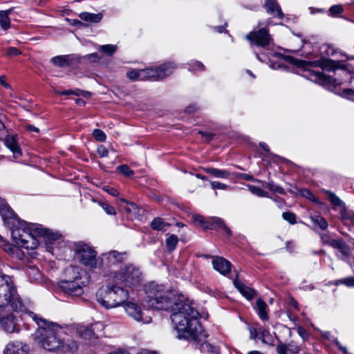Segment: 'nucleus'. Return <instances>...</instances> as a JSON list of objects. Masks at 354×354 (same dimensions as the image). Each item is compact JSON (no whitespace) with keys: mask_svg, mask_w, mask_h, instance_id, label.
<instances>
[{"mask_svg":"<svg viewBox=\"0 0 354 354\" xmlns=\"http://www.w3.org/2000/svg\"><path fill=\"white\" fill-rule=\"evenodd\" d=\"M142 74L145 80H162V74L160 75L159 70L157 68H149L142 70Z\"/></svg>","mask_w":354,"mask_h":354,"instance_id":"obj_22","label":"nucleus"},{"mask_svg":"<svg viewBox=\"0 0 354 354\" xmlns=\"http://www.w3.org/2000/svg\"><path fill=\"white\" fill-rule=\"evenodd\" d=\"M144 301L149 308L171 310V319L180 339L194 341L199 344L202 352L219 354V348L205 340L206 337L198 318V312L189 304L175 303L174 294L163 285L150 283L145 286Z\"/></svg>","mask_w":354,"mask_h":354,"instance_id":"obj_1","label":"nucleus"},{"mask_svg":"<svg viewBox=\"0 0 354 354\" xmlns=\"http://www.w3.org/2000/svg\"><path fill=\"white\" fill-rule=\"evenodd\" d=\"M125 253L118 252L117 251H111L102 254V259H100L101 266L111 267L115 266L124 259Z\"/></svg>","mask_w":354,"mask_h":354,"instance_id":"obj_12","label":"nucleus"},{"mask_svg":"<svg viewBox=\"0 0 354 354\" xmlns=\"http://www.w3.org/2000/svg\"><path fill=\"white\" fill-rule=\"evenodd\" d=\"M103 327L102 323L96 322L90 326H80L77 328V332L82 339L93 341L98 337L96 332L101 331Z\"/></svg>","mask_w":354,"mask_h":354,"instance_id":"obj_11","label":"nucleus"},{"mask_svg":"<svg viewBox=\"0 0 354 354\" xmlns=\"http://www.w3.org/2000/svg\"><path fill=\"white\" fill-rule=\"evenodd\" d=\"M78 61L79 57L74 55L55 56L50 59V62L53 64L59 67L68 66L74 62H77Z\"/></svg>","mask_w":354,"mask_h":354,"instance_id":"obj_14","label":"nucleus"},{"mask_svg":"<svg viewBox=\"0 0 354 354\" xmlns=\"http://www.w3.org/2000/svg\"><path fill=\"white\" fill-rule=\"evenodd\" d=\"M248 189L251 193L261 197H266L268 196L267 193L263 191L260 187H256L254 185H250L248 186Z\"/></svg>","mask_w":354,"mask_h":354,"instance_id":"obj_40","label":"nucleus"},{"mask_svg":"<svg viewBox=\"0 0 354 354\" xmlns=\"http://www.w3.org/2000/svg\"><path fill=\"white\" fill-rule=\"evenodd\" d=\"M342 95L343 97H347V98L354 101V90H353V89H350V88L344 89L342 91Z\"/></svg>","mask_w":354,"mask_h":354,"instance_id":"obj_52","label":"nucleus"},{"mask_svg":"<svg viewBox=\"0 0 354 354\" xmlns=\"http://www.w3.org/2000/svg\"><path fill=\"white\" fill-rule=\"evenodd\" d=\"M262 184L263 186H264L265 187H267L270 190L272 191V192H277L278 194H285V191L283 189V188H282L281 187L277 185H275L273 182H263L261 183Z\"/></svg>","mask_w":354,"mask_h":354,"instance_id":"obj_34","label":"nucleus"},{"mask_svg":"<svg viewBox=\"0 0 354 354\" xmlns=\"http://www.w3.org/2000/svg\"><path fill=\"white\" fill-rule=\"evenodd\" d=\"M212 225H215L217 227H222L226 232V234L230 236L231 235L230 230L224 224L223 221L219 218H212ZM214 226H212L211 228H214Z\"/></svg>","mask_w":354,"mask_h":354,"instance_id":"obj_38","label":"nucleus"},{"mask_svg":"<svg viewBox=\"0 0 354 354\" xmlns=\"http://www.w3.org/2000/svg\"><path fill=\"white\" fill-rule=\"evenodd\" d=\"M104 190L106 192L110 195H112L113 196H116L119 194V192L117 189H115L113 187H109V186H105L104 187Z\"/></svg>","mask_w":354,"mask_h":354,"instance_id":"obj_57","label":"nucleus"},{"mask_svg":"<svg viewBox=\"0 0 354 354\" xmlns=\"http://www.w3.org/2000/svg\"><path fill=\"white\" fill-rule=\"evenodd\" d=\"M265 7L268 14L273 15L279 18L283 17L282 10L275 0H266Z\"/></svg>","mask_w":354,"mask_h":354,"instance_id":"obj_19","label":"nucleus"},{"mask_svg":"<svg viewBox=\"0 0 354 354\" xmlns=\"http://www.w3.org/2000/svg\"><path fill=\"white\" fill-rule=\"evenodd\" d=\"M100 205L107 214L114 215L115 214V210L113 207L104 203H100Z\"/></svg>","mask_w":354,"mask_h":354,"instance_id":"obj_49","label":"nucleus"},{"mask_svg":"<svg viewBox=\"0 0 354 354\" xmlns=\"http://www.w3.org/2000/svg\"><path fill=\"white\" fill-rule=\"evenodd\" d=\"M21 53L19 50L14 47H10L7 49L6 54L8 56H17L20 55Z\"/></svg>","mask_w":354,"mask_h":354,"instance_id":"obj_55","label":"nucleus"},{"mask_svg":"<svg viewBox=\"0 0 354 354\" xmlns=\"http://www.w3.org/2000/svg\"><path fill=\"white\" fill-rule=\"evenodd\" d=\"M233 284L239 292L248 299H252L255 295V291L244 283L240 281L238 279L233 281Z\"/></svg>","mask_w":354,"mask_h":354,"instance_id":"obj_18","label":"nucleus"},{"mask_svg":"<svg viewBox=\"0 0 354 354\" xmlns=\"http://www.w3.org/2000/svg\"><path fill=\"white\" fill-rule=\"evenodd\" d=\"M245 38L261 47L269 46L272 41L270 35L266 28H261L257 31H252L246 35Z\"/></svg>","mask_w":354,"mask_h":354,"instance_id":"obj_10","label":"nucleus"},{"mask_svg":"<svg viewBox=\"0 0 354 354\" xmlns=\"http://www.w3.org/2000/svg\"><path fill=\"white\" fill-rule=\"evenodd\" d=\"M5 145L13 153L14 158H18L21 155V149L16 141L15 136H8L4 139Z\"/></svg>","mask_w":354,"mask_h":354,"instance_id":"obj_17","label":"nucleus"},{"mask_svg":"<svg viewBox=\"0 0 354 354\" xmlns=\"http://www.w3.org/2000/svg\"><path fill=\"white\" fill-rule=\"evenodd\" d=\"M344 244H346V243L342 239H334V241H328V245L337 250L341 248Z\"/></svg>","mask_w":354,"mask_h":354,"instance_id":"obj_48","label":"nucleus"},{"mask_svg":"<svg viewBox=\"0 0 354 354\" xmlns=\"http://www.w3.org/2000/svg\"><path fill=\"white\" fill-rule=\"evenodd\" d=\"M282 217L284 220L287 221L291 224H294L296 223V217L293 213L291 212H283L282 214Z\"/></svg>","mask_w":354,"mask_h":354,"instance_id":"obj_47","label":"nucleus"},{"mask_svg":"<svg viewBox=\"0 0 354 354\" xmlns=\"http://www.w3.org/2000/svg\"><path fill=\"white\" fill-rule=\"evenodd\" d=\"M0 214L4 221L12 218L15 216V214L10 207L1 198H0Z\"/></svg>","mask_w":354,"mask_h":354,"instance_id":"obj_25","label":"nucleus"},{"mask_svg":"<svg viewBox=\"0 0 354 354\" xmlns=\"http://www.w3.org/2000/svg\"><path fill=\"white\" fill-rule=\"evenodd\" d=\"M268 306L264 301L261 299H258L256 301V309L259 317L262 320H268V315L267 313Z\"/></svg>","mask_w":354,"mask_h":354,"instance_id":"obj_26","label":"nucleus"},{"mask_svg":"<svg viewBox=\"0 0 354 354\" xmlns=\"http://www.w3.org/2000/svg\"><path fill=\"white\" fill-rule=\"evenodd\" d=\"M178 242V236L175 234H171L165 241L167 248L169 251H173L176 248Z\"/></svg>","mask_w":354,"mask_h":354,"instance_id":"obj_35","label":"nucleus"},{"mask_svg":"<svg viewBox=\"0 0 354 354\" xmlns=\"http://www.w3.org/2000/svg\"><path fill=\"white\" fill-rule=\"evenodd\" d=\"M311 221L314 224L317 225L320 229L323 230H326L328 226L326 220L324 217L319 215L312 216Z\"/></svg>","mask_w":354,"mask_h":354,"instance_id":"obj_32","label":"nucleus"},{"mask_svg":"<svg viewBox=\"0 0 354 354\" xmlns=\"http://www.w3.org/2000/svg\"><path fill=\"white\" fill-rule=\"evenodd\" d=\"M123 306L127 314L135 321L144 324H149L151 322V318L145 316L140 306L135 301H126Z\"/></svg>","mask_w":354,"mask_h":354,"instance_id":"obj_9","label":"nucleus"},{"mask_svg":"<svg viewBox=\"0 0 354 354\" xmlns=\"http://www.w3.org/2000/svg\"><path fill=\"white\" fill-rule=\"evenodd\" d=\"M317 65L322 69L330 71L335 68L336 63L335 62L329 59H323L318 61Z\"/></svg>","mask_w":354,"mask_h":354,"instance_id":"obj_33","label":"nucleus"},{"mask_svg":"<svg viewBox=\"0 0 354 354\" xmlns=\"http://www.w3.org/2000/svg\"><path fill=\"white\" fill-rule=\"evenodd\" d=\"M45 232L41 235L44 236L46 241L49 243H53L54 241H56L60 238V234L57 233H53L48 230L44 228Z\"/></svg>","mask_w":354,"mask_h":354,"instance_id":"obj_36","label":"nucleus"},{"mask_svg":"<svg viewBox=\"0 0 354 354\" xmlns=\"http://www.w3.org/2000/svg\"><path fill=\"white\" fill-rule=\"evenodd\" d=\"M331 204L335 207H343L344 203L333 192L329 190H324Z\"/></svg>","mask_w":354,"mask_h":354,"instance_id":"obj_29","label":"nucleus"},{"mask_svg":"<svg viewBox=\"0 0 354 354\" xmlns=\"http://www.w3.org/2000/svg\"><path fill=\"white\" fill-rule=\"evenodd\" d=\"M289 304L292 306L293 308L298 309V303L296 300H295L293 298L290 297L289 299Z\"/></svg>","mask_w":354,"mask_h":354,"instance_id":"obj_63","label":"nucleus"},{"mask_svg":"<svg viewBox=\"0 0 354 354\" xmlns=\"http://www.w3.org/2000/svg\"><path fill=\"white\" fill-rule=\"evenodd\" d=\"M203 170L212 175V176L218 178L227 179L230 178V173L228 171L219 169L213 167H205Z\"/></svg>","mask_w":354,"mask_h":354,"instance_id":"obj_23","label":"nucleus"},{"mask_svg":"<svg viewBox=\"0 0 354 354\" xmlns=\"http://www.w3.org/2000/svg\"><path fill=\"white\" fill-rule=\"evenodd\" d=\"M117 50V46L115 45L111 44H106V45H102L100 46V50L109 56H111Z\"/></svg>","mask_w":354,"mask_h":354,"instance_id":"obj_37","label":"nucleus"},{"mask_svg":"<svg viewBox=\"0 0 354 354\" xmlns=\"http://www.w3.org/2000/svg\"><path fill=\"white\" fill-rule=\"evenodd\" d=\"M78 267L68 268L66 272L68 275V279L61 280L58 283L59 289L65 294L73 297H79L83 294L84 282L82 279Z\"/></svg>","mask_w":354,"mask_h":354,"instance_id":"obj_5","label":"nucleus"},{"mask_svg":"<svg viewBox=\"0 0 354 354\" xmlns=\"http://www.w3.org/2000/svg\"><path fill=\"white\" fill-rule=\"evenodd\" d=\"M122 286L120 283L114 282L112 278V282L97 290V302L106 309L123 305L128 299V291Z\"/></svg>","mask_w":354,"mask_h":354,"instance_id":"obj_4","label":"nucleus"},{"mask_svg":"<svg viewBox=\"0 0 354 354\" xmlns=\"http://www.w3.org/2000/svg\"><path fill=\"white\" fill-rule=\"evenodd\" d=\"M189 66V69L191 71H204L205 70V66L199 61H193Z\"/></svg>","mask_w":354,"mask_h":354,"instance_id":"obj_43","label":"nucleus"},{"mask_svg":"<svg viewBox=\"0 0 354 354\" xmlns=\"http://www.w3.org/2000/svg\"><path fill=\"white\" fill-rule=\"evenodd\" d=\"M212 266L214 270L223 275L227 274L230 271V262L223 257H214Z\"/></svg>","mask_w":354,"mask_h":354,"instance_id":"obj_15","label":"nucleus"},{"mask_svg":"<svg viewBox=\"0 0 354 354\" xmlns=\"http://www.w3.org/2000/svg\"><path fill=\"white\" fill-rule=\"evenodd\" d=\"M74 250L77 259L82 265L93 269L101 267L102 262L97 257V253L93 247L84 243H77Z\"/></svg>","mask_w":354,"mask_h":354,"instance_id":"obj_8","label":"nucleus"},{"mask_svg":"<svg viewBox=\"0 0 354 354\" xmlns=\"http://www.w3.org/2000/svg\"><path fill=\"white\" fill-rule=\"evenodd\" d=\"M92 135L96 140L100 142H104L106 138L104 132L98 129H94Z\"/></svg>","mask_w":354,"mask_h":354,"instance_id":"obj_41","label":"nucleus"},{"mask_svg":"<svg viewBox=\"0 0 354 354\" xmlns=\"http://www.w3.org/2000/svg\"><path fill=\"white\" fill-rule=\"evenodd\" d=\"M117 169L120 173L127 177H130L134 174L133 171L127 165H120Z\"/></svg>","mask_w":354,"mask_h":354,"instance_id":"obj_42","label":"nucleus"},{"mask_svg":"<svg viewBox=\"0 0 354 354\" xmlns=\"http://www.w3.org/2000/svg\"><path fill=\"white\" fill-rule=\"evenodd\" d=\"M343 216L346 218L349 219L351 221L354 222V212H349Z\"/></svg>","mask_w":354,"mask_h":354,"instance_id":"obj_62","label":"nucleus"},{"mask_svg":"<svg viewBox=\"0 0 354 354\" xmlns=\"http://www.w3.org/2000/svg\"><path fill=\"white\" fill-rule=\"evenodd\" d=\"M122 202H124L127 204V207L125 208L127 212L132 213L133 214H136L138 213L139 209L138 207L133 203H128L124 199H121Z\"/></svg>","mask_w":354,"mask_h":354,"instance_id":"obj_44","label":"nucleus"},{"mask_svg":"<svg viewBox=\"0 0 354 354\" xmlns=\"http://www.w3.org/2000/svg\"><path fill=\"white\" fill-rule=\"evenodd\" d=\"M198 133L201 134L203 137L205 138L207 142H210L213 138L214 137V134L212 133H205L203 131H199Z\"/></svg>","mask_w":354,"mask_h":354,"instance_id":"obj_58","label":"nucleus"},{"mask_svg":"<svg viewBox=\"0 0 354 354\" xmlns=\"http://www.w3.org/2000/svg\"><path fill=\"white\" fill-rule=\"evenodd\" d=\"M30 347L20 341L10 342L6 346L3 354H28Z\"/></svg>","mask_w":354,"mask_h":354,"instance_id":"obj_13","label":"nucleus"},{"mask_svg":"<svg viewBox=\"0 0 354 354\" xmlns=\"http://www.w3.org/2000/svg\"><path fill=\"white\" fill-rule=\"evenodd\" d=\"M299 345L294 341L288 344L280 343L277 346L278 354H296L299 353Z\"/></svg>","mask_w":354,"mask_h":354,"instance_id":"obj_16","label":"nucleus"},{"mask_svg":"<svg viewBox=\"0 0 354 354\" xmlns=\"http://www.w3.org/2000/svg\"><path fill=\"white\" fill-rule=\"evenodd\" d=\"M176 68L175 64L173 62H166L158 67L160 75L162 74L161 79H164L169 76Z\"/></svg>","mask_w":354,"mask_h":354,"instance_id":"obj_27","label":"nucleus"},{"mask_svg":"<svg viewBox=\"0 0 354 354\" xmlns=\"http://www.w3.org/2000/svg\"><path fill=\"white\" fill-rule=\"evenodd\" d=\"M330 12L332 15L340 14L343 12V8L340 5H334L330 8Z\"/></svg>","mask_w":354,"mask_h":354,"instance_id":"obj_54","label":"nucleus"},{"mask_svg":"<svg viewBox=\"0 0 354 354\" xmlns=\"http://www.w3.org/2000/svg\"><path fill=\"white\" fill-rule=\"evenodd\" d=\"M44 232V228L41 225L30 223L26 226V230L23 234L20 235L18 230H12L11 234L17 243H21L22 247L34 249L39 244L37 238L41 236Z\"/></svg>","mask_w":354,"mask_h":354,"instance_id":"obj_6","label":"nucleus"},{"mask_svg":"<svg viewBox=\"0 0 354 354\" xmlns=\"http://www.w3.org/2000/svg\"><path fill=\"white\" fill-rule=\"evenodd\" d=\"M127 76L131 80H144L143 75L142 74V70L136 71L133 70L127 73Z\"/></svg>","mask_w":354,"mask_h":354,"instance_id":"obj_39","label":"nucleus"},{"mask_svg":"<svg viewBox=\"0 0 354 354\" xmlns=\"http://www.w3.org/2000/svg\"><path fill=\"white\" fill-rule=\"evenodd\" d=\"M169 225L168 223H165L162 218L157 217L155 218L151 223V227L154 230H163L165 227Z\"/></svg>","mask_w":354,"mask_h":354,"instance_id":"obj_31","label":"nucleus"},{"mask_svg":"<svg viewBox=\"0 0 354 354\" xmlns=\"http://www.w3.org/2000/svg\"><path fill=\"white\" fill-rule=\"evenodd\" d=\"M79 17L81 19V20L88 22V23H98L100 22L102 19V13H90L87 12H81L79 15Z\"/></svg>","mask_w":354,"mask_h":354,"instance_id":"obj_24","label":"nucleus"},{"mask_svg":"<svg viewBox=\"0 0 354 354\" xmlns=\"http://www.w3.org/2000/svg\"><path fill=\"white\" fill-rule=\"evenodd\" d=\"M210 185L213 189H224L225 190V189H227V185L220 183V182H218V181H212L210 183Z\"/></svg>","mask_w":354,"mask_h":354,"instance_id":"obj_50","label":"nucleus"},{"mask_svg":"<svg viewBox=\"0 0 354 354\" xmlns=\"http://www.w3.org/2000/svg\"><path fill=\"white\" fill-rule=\"evenodd\" d=\"M192 218L196 223H198L201 225V226L204 228H208L209 226L207 223L205 221V218L203 216L199 214H194Z\"/></svg>","mask_w":354,"mask_h":354,"instance_id":"obj_46","label":"nucleus"},{"mask_svg":"<svg viewBox=\"0 0 354 354\" xmlns=\"http://www.w3.org/2000/svg\"><path fill=\"white\" fill-rule=\"evenodd\" d=\"M13 11L12 8L0 11V25L2 29L7 30L10 28V19L8 17Z\"/></svg>","mask_w":354,"mask_h":354,"instance_id":"obj_28","label":"nucleus"},{"mask_svg":"<svg viewBox=\"0 0 354 354\" xmlns=\"http://www.w3.org/2000/svg\"><path fill=\"white\" fill-rule=\"evenodd\" d=\"M339 251L341 252L342 257V259L344 261H346L347 258L350 255L351 250L348 245L346 243L341 248L339 249Z\"/></svg>","mask_w":354,"mask_h":354,"instance_id":"obj_45","label":"nucleus"},{"mask_svg":"<svg viewBox=\"0 0 354 354\" xmlns=\"http://www.w3.org/2000/svg\"><path fill=\"white\" fill-rule=\"evenodd\" d=\"M313 75L315 76V80L317 81L318 83L322 84L325 86L329 87L330 85L335 86L336 84V80L335 79L330 76H327L322 72H314Z\"/></svg>","mask_w":354,"mask_h":354,"instance_id":"obj_21","label":"nucleus"},{"mask_svg":"<svg viewBox=\"0 0 354 354\" xmlns=\"http://www.w3.org/2000/svg\"><path fill=\"white\" fill-rule=\"evenodd\" d=\"M137 354H157V353L155 351H149L147 349H142Z\"/></svg>","mask_w":354,"mask_h":354,"instance_id":"obj_64","label":"nucleus"},{"mask_svg":"<svg viewBox=\"0 0 354 354\" xmlns=\"http://www.w3.org/2000/svg\"><path fill=\"white\" fill-rule=\"evenodd\" d=\"M241 177L243 179L246 180L257 182V183H262L261 180H258V179H254L252 176L247 174H241Z\"/></svg>","mask_w":354,"mask_h":354,"instance_id":"obj_59","label":"nucleus"},{"mask_svg":"<svg viewBox=\"0 0 354 354\" xmlns=\"http://www.w3.org/2000/svg\"><path fill=\"white\" fill-rule=\"evenodd\" d=\"M97 152L101 158L106 157L109 154L108 149L103 145H100L97 147Z\"/></svg>","mask_w":354,"mask_h":354,"instance_id":"obj_53","label":"nucleus"},{"mask_svg":"<svg viewBox=\"0 0 354 354\" xmlns=\"http://www.w3.org/2000/svg\"><path fill=\"white\" fill-rule=\"evenodd\" d=\"M77 93H79L78 95H82L86 98H89L91 96V93L89 91L77 90Z\"/></svg>","mask_w":354,"mask_h":354,"instance_id":"obj_61","label":"nucleus"},{"mask_svg":"<svg viewBox=\"0 0 354 354\" xmlns=\"http://www.w3.org/2000/svg\"><path fill=\"white\" fill-rule=\"evenodd\" d=\"M12 314H9L3 317L0 319L1 326L8 333H13L16 328V320Z\"/></svg>","mask_w":354,"mask_h":354,"instance_id":"obj_20","label":"nucleus"},{"mask_svg":"<svg viewBox=\"0 0 354 354\" xmlns=\"http://www.w3.org/2000/svg\"><path fill=\"white\" fill-rule=\"evenodd\" d=\"M0 308L15 312L25 309L12 278L4 274H0Z\"/></svg>","mask_w":354,"mask_h":354,"instance_id":"obj_3","label":"nucleus"},{"mask_svg":"<svg viewBox=\"0 0 354 354\" xmlns=\"http://www.w3.org/2000/svg\"><path fill=\"white\" fill-rule=\"evenodd\" d=\"M256 337L261 339V341L268 344H273L274 337L270 333L266 330L263 329L256 335Z\"/></svg>","mask_w":354,"mask_h":354,"instance_id":"obj_30","label":"nucleus"},{"mask_svg":"<svg viewBox=\"0 0 354 354\" xmlns=\"http://www.w3.org/2000/svg\"><path fill=\"white\" fill-rule=\"evenodd\" d=\"M339 283L344 284L348 287H354V277H346L338 281Z\"/></svg>","mask_w":354,"mask_h":354,"instance_id":"obj_51","label":"nucleus"},{"mask_svg":"<svg viewBox=\"0 0 354 354\" xmlns=\"http://www.w3.org/2000/svg\"><path fill=\"white\" fill-rule=\"evenodd\" d=\"M113 281L128 287H137L142 281V273L133 265L126 266L119 272L113 274Z\"/></svg>","mask_w":354,"mask_h":354,"instance_id":"obj_7","label":"nucleus"},{"mask_svg":"<svg viewBox=\"0 0 354 354\" xmlns=\"http://www.w3.org/2000/svg\"><path fill=\"white\" fill-rule=\"evenodd\" d=\"M28 315L38 326L36 339L39 345L44 349L51 352L58 350L64 352L77 350V344L75 341L68 340L67 342H64L62 339V330L59 325L39 317L32 312Z\"/></svg>","mask_w":354,"mask_h":354,"instance_id":"obj_2","label":"nucleus"},{"mask_svg":"<svg viewBox=\"0 0 354 354\" xmlns=\"http://www.w3.org/2000/svg\"><path fill=\"white\" fill-rule=\"evenodd\" d=\"M301 193L304 196L309 198L313 201H316L315 196L312 194V192L310 190L305 189L302 190Z\"/></svg>","mask_w":354,"mask_h":354,"instance_id":"obj_56","label":"nucleus"},{"mask_svg":"<svg viewBox=\"0 0 354 354\" xmlns=\"http://www.w3.org/2000/svg\"><path fill=\"white\" fill-rule=\"evenodd\" d=\"M297 333L301 337V338L303 339H305L306 337H307V333H306V330L301 326L298 327Z\"/></svg>","mask_w":354,"mask_h":354,"instance_id":"obj_60","label":"nucleus"}]
</instances>
